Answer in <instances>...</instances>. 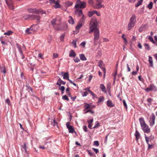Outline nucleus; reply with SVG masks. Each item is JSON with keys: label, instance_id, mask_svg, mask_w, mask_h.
Segmentation results:
<instances>
[{"label": "nucleus", "instance_id": "nucleus-48", "mask_svg": "<svg viewBox=\"0 0 157 157\" xmlns=\"http://www.w3.org/2000/svg\"><path fill=\"white\" fill-rule=\"evenodd\" d=\"M83 129L85 132H87L88 131V129L86 126H84L83 128Z\"/></svg>", "mask_w": 157, "mask_h": 157}, {"label": "nucleus", "instance_id": "nucleus-20", "mask_svg": "<svg viewBox=\"0 0 157 157\" xmlns=\"http://www.w3.org/2000/svg\"><path fill=\"white\" fill-rule=\"evenodd\" d=\"M69 56L70 57H75L76 56V54L73 50H71L69 52Z\"/></svg>", "mask_w": 157, "mask_h": 157}, {"label": "nucleus", "instance_id": "nucleus-24", "mask_svg": "<svg viewBox=\"0 0 157 157\" xmlns=\"http://www.w3.org/2000/svg\"><path fill=\"white\" fill-rule=\"evenodd\" d=\"M100 88L103 92H106L105 87L103 84L100 85Z\"/></svg>", "mask_w": 157, "mask_h": 157}, {"label": "nucleus", "instance_id": "nucleus-40", "mask_svg": "<svg viewBox=\"0 0 157 157\" xmlns=\"http://www.w3.org/2000/svg\"><path fill=\"white\" fill-rule=\"evenodd\" d=\"M148 39L150 40L153 43H155V42L154 40L152 37L151 36H149L148 37Z\"/></svg>", "mask_w": 157, "mask_h": 157}, {"label": "nucleus", "instance_id": "nucleus-59", "mask_svg": "<svg viewBox=\"0 0 157 157\" xmlns=\"http://www.w3.org/2000/svg\"><path fill=\"white\" fill-rule=\"evenodd\" d=\"M58 54L56 53H54L53 54V57L54 58H56L58 57Z\"/></svg>", "mask_w": 157, "mask_h": 157}, {"label": "nucleus", "instance_id": "nucleus-22", "mask_svg": "<svg viewBox=\"0 0 157 157\" xmlns=\"http://www.w3.org/2000/svg\"><path fill=\"white\" fill-rule=\"evenodd\" d=\"M93 121V119H92L89 121H88L87 122L88 123V127L90 129H92V124H91Z\"/></svg>", "mask_w": 157, "mask_h": 157}, {"label": "nucleus", "instance_id": "nucleus-5", "mask_svg": "<svg viewBox=\"0 0 157 157\" xmlns=\"http://www.w3.org/2000/svg\"><path fill=\"white\" fill-rule=\"evenodd\" d=\"M6 2L10 9L11 10L14 9L13 2V0H6Z\"/></svg>", "mask_w": 157, "mask_h": 157}, {"label": "nucleus", "instance_id": "nucleus-35", "mask_svg": "<svg viewBox=\"0 0 157 157\" xmlns=\"http://www.w3.org/2000/svg\"><path fill=\"white\" fill-rule=\"evenodd\" d=\"M13 32L11 31H9L7 32H6L4 33V35H7L8 36H10L13 33Z\"/></svg>", "mask_w": 157, "mask_h": 157}, {"label": "nucleus", "instance_id": "nucleus-23", "mask_svg": "<svg viewBox=\"0 0 157 157\" xmlns=\"http://www.w3.org/2000/svg\"><path fill=\"white\" fill-rule=\"evenodd\" d=\"M85 105L84 106V108L85 109H90L93 108L92 107V106H91L90 105L88 104L85 103Z\"/></svg>", "mask_w": 157, "mask_h": 157}, {"label": "nucleus", "instance_id": "nucleus-13", "mask_svg": "<svg viewBox=\"0 0 157 157\" xmlns=\"http://www.w3.org/2000/svg\"><path fill=\"white\" fill-rule=\"evenodd\" d=\"M29 19L32 20L35 19L37 21H39L40 19V17L37 15H30Z\"/></svg>", "mask_w": 157, "mask_h": 157}, {"label": "nucleus", "instance_id": "nucleus-43", "mask_svg": "<svg viewBox=\"0 0 157 157\" xmlns=\"http://www.w3.org/2000/svg\"><path fill=\"white\" fill-rule=\"evenodd\" d=\"M94 145L97 146H98L99 145V143L98 141H94Z\"/></svg>", "mask_w": 157, "mask_h": 157}, {"label": "nucleus", "instance_id": "nucleus-57", "mask_svg": "<svg viewBox=\"0 0 157 157\" xmlns=\"http://www.w3.org/2000/svg\"><path fill=\"white\" fill-rule=\"evenodd\" d=\"M6 102L7 103L8 105L10 104V101L9 99H7L6 100Z\"/></svg>", "mask_w": 157, "mask_h": 157}, {"label": "nucleus", "instance_id": "nucleus-55", "mask_svg": "<svg viewBox=\"0 0 157 157\" xmlns=\"http://www.w3.org/2000/svg\"><path fill=\"white\" fill-rule=\"evenodd\" d=\"M143 29H144V27H142L141 26L139 28V32H141L143 31Z\"/></svg>", "mask_w": 157, "mask_h": 157}, {"label": "nucleus", "instance_id": "nucleus-44", "mask_svg": "<svg viewBox=\"0 0 157 157\" xmlns=\"http://www.w3.org/2000/svg\"><path fill=\"white\" fill-rule=\"evenodd\" d=\"M152 101V100L151 99H147V101L148 102L147 104L149 105L150 104L151 102V101Z\"/></svg>", "mask_w": 157, "mask_h": 157}, {"label": "nucleus", "instance_id": "nucleus-58", "mask_svg": "<svg viewBox=\"0 0 157 157\" xmlns=\"http://www.w3.org/2000/svg\"><path fill=\"white\" fill-rule=\"evenodd\" d=\"M70 89V88H67L66 90V93L67 94H70V93H69Z\"/></svg>", "mask_w": 157, "mask_h": 157}, {"label": "nucleus", "instance_id": "nucleus-61", "mask_svg": "<svg viewBox=\"0 0 157 157\" xmlns=\"http://www.w3.org/2000/svg\"><path fill=\"white\" fill-rule=\"evenodd\" d=\"M138 47L140 49H142V46L141 45V44L140 43H138Z\"/></svg>", "mask_w": 157, "mask_h": 157}, {"label": "nucleus", "instance_id": "nucleus-10", "mask_svg": "<svg viewBox=\"0 0 157 157\" xmlns=\"http://www.w3.org/2000/svg\"><path fill=\"white\" fill-rule=\"evenodd\" d=\"M155 117L154 114L153 113L150 118L149 123L150 125L151 126H152L155 124Z\"/></svg>", "mask_w": 157, "mask_h": 157}, {"label": "nucleus", "instance_id": "nucleus-31", "mask_svg": "<svg viewBox=\"0 0 157 157\" xmlns=\"http://www.w3.org/2000/svg\"><path fill=\"white\" fill-rule=\"evenodd\" d=\"M94 14V10L89 11L88 13V15L89 17H91Z\"/></svg>", "mask_w": 157, "mask_h": 157}, {"label": "nucleus", "instance_id": "nucleus-41", "mask_svg": "<svg viewBox=\"0 0 157 157\" xmlns=\"http://www.w3.org/2000/svg\"><path fill=\"white\" fill-rule=\"evenodd\" d=\"M17 48L19 50V52L20 53H22V49L20 46H19L17 44Z\"/></svg>", "mask_w": 157, "mask_h": 157}, {"label": "nucleus", "instance_id": "nucleus-33", "mask_svg": "<svg viewBox=\"0 0 157 157\" xmlns=\"http://www.w3.org/2000/svg\"><path fill=\"white\" fill-rule=\"evenodd\" d=\"M69 17L70 18V19L68 20L70 24H74V20L72 18L71 16H69Z\"/></svg>", "mask_w": 157, "mask_h": 157}, {"label": "nucleus", "instance_id": "nucleus-19", "mask_svg": "<svg viewBox=\"0 0 157 157\" xmlns=\"http://www.w3.org/2000/svg\"><path fill=\"white\" fill-rule=\"evenodd\" d=\"M135 136L136 137V141L138 142V139L140 137V134L139 132L137 130L136 131L135 133Z\"/></svg>", "mask_w": 157, "mask_h": 157}, {"label": "nucleus", "instance_id": "nucleus-11", "mask_svg": "<svg viewBox=\"0 0 157 157\" xmlns=\"http://www.w3.org/2000/svg\"><path fill=\"white\" fill-rule=\"evenodd\" d=\"M103 62L101 60H99L98 63V65L102 70L103 71L104 76H105L106 73L105 69L103 67Z\"/></svg>", "mask_w": 157, "mask_h": 157}, {"label": "nucleus", "instance_id": "nucleus-29", "mask_svg": "<svg viewBox=\"0 0 157 157\" xmlns=\"http://www.w3.org/2000/svg\"><path fill=\"white\" fill-rule=\"evenodd\" d=\"M80 59L82 60H86V57L83 54L80 55Z\"/></svg>", "mask_w": 157, "mask_h": 157}, {"label": "nucleus", "instance_id": "nucleus-4", "mask_svg": "<svg viewBox=\"0 0 157 157\" xmlns=\"http://www.w3.org/2000/svg\"><path fill=\"white\" fill-rule=\"evenodd\" d=\"M86 6V3L84 1L81 2L80 0H77L75 6V8H84Z\"/></svg>", "mask_w": 157, "mask_h": 157}, {"label": "nucleus", "instance_id": "nucleus-54", "mask_svg": "<svg viewBox=\"0 0 157 157\" xmlns=\"http://www.w3.org/2000/svg\"><path fill=\"white\" fill-rule=\"evenodd\" d=\"M89 3L91 6H93V0H89Z\"/></svg>", "mask_w": 157, "mask_h": 157}, {"label": "nucleus", "instance_id": "nucleus-50", "mask_svg": "<svg viewBox=\"0 0 157 157\" xmlns=\"http://www.w3.org/2000/svg\"><path fill=\"white\" fill-rule=\"evenodd\" d=\"M72 43L74 45V48H75L76 47V41L73 40L72 42Z\"/></svg>", "mask_w": 157, "mask_h": 157}, {"label": "nucleus", "instance_id": "nucleus-27", "mask_svg": "<svg viewBox=\"0 0 157 157\" xmlns=\"http://www.w3.org/2000/svg\"><path fill=\"white\" fill-rule=\"evenodd\" d=\"M111 83H108L107 85V90L108 91L109 93L110 94V91L111 89Z\"/></svg>", "mask_w": 157, "mask_h": 157}, {"label": "nucleus", "instance_id": "nucleus-17", "mask_svg": "<svg viewBox=\"0 0 157 157\" xmlns=\"http://www.w3.org/2000/svg\"><path fill=\"white\" fill-rule=\"evenodd\" d=\"M107 105L108 107H113L114 106V104L110 100L107 101Z\"/></svg>", "mask_w": 157, "mask_h": 157}, {"label": "nucleus", "instance_id": "nucleus-51", "mask_svg": "<svg viewBox=\"0 0 157 157\" xmlns=\"http://www.w3.org/2000/svg\"><path fill=\"white\" fill-rule=\"evenodd\" d=\"M59 89L63 92L65 88L63 86H61L60 87Z\"/></svg>", "mask_w": 157, "mask_h": 157}, {"label": "nucleus", "instance_id": "nucleus-42", "mask_svg": "<svg viewBox=\"0 0 157 157\" xmlns=\"http://www.w3.org/2000/svg\"><path fill=\"white\" fill-rule=\"evenodd\" d=\"M82 25L80 23L76 27V29L77 30H78L82 26Z\"/></svg>", "mask_w": 157, "mask_h": 157}, {"label": "nucleus", "instance_id": "nucleus-12", "mask_svg": "<svg viewBox=\"0 0 157 157\" xmlns=\"http://www.w3.org/2000/svg\"><path fill=\"white\" fill-rule=\"evenodd\" d=\"M97 3L96 5H94L93 6V7L95 9H99L103 7L104 8V6L103 5L101 4L102 2H97Z\"/></svg>", "mask_w": 157, "mask_h": 157}, {"label": "nucleus", "instance_id": "nucleus-7", "mask_svg": "<svg viewBox=\"0 0 157 157\" xmlns=\"http://www.w3.org/2000/svg\"><path fill=\"white\" fill-rule=\"evenodd\" d=\"M141 127L144 132L149 133L150 132V128L146 124L141 126Z\"/></svg>", "mask_w": 157, "mask_h": 157}, {"label": "nucleus", "instance_id": "nucleus-46", "mask_svg": "<svg viewBox=\"0 0 157 157\" xmlns=\"http://www.w3.org/2000/svg\"><path fill=\"white\" fill-rule=\"evenodd\" d=\"M123 103L124 105V107L127 110V104H126L125 100H123Z\"/></svg>", "mask_w": 157, "mask_h": 157}, {"label": "nucleus", "instance_id": "nucleus-28", "mask_svg": "<svg viewBox=\"0 0 157 157\" xmlns=\"http://www.w3.org/2000/svg\"><path fill=\"white\" fill-rule=\"evenodd\" d=\"M55 4V7L56 8H59L60 7V5L59 4L58 2H55L54 3Z\"/></svg>", "mask_w": 157, "mask_h": 157}, {"label": "nucleus", "instance_id": "nucleus-45", "mask_svg": "<svg viewBox=\"0 0 157 157\" xmlns=\"http://www.w3.org/2000/svg\"><path fill=\"white\" fill-rule=\"evenodd\" d=\"M88 92L91 94V95H92L93 98H94L96 97V94L93 93L91 91L88 90Z\"/></svg>", "mask_w": 157, "mask_h": 157}, {"label": "nucleus", "instance_id": "nucleus-30", "mask_svg": "<svg viewBox=\"0 0 157 157\" xmlns=\"http://www.w3.org/2000/svg\"><path fill=\"white\" fill-rule=\"evenodd\" d=\"M143 0H140L136 4H135V6L136 7H138L140 5L142 4Z\"/></svg>", "mask_w": 157, "mask_h": 157}, {"label": "nucleus", "instance_id": "nucleus-6", "mask_svg": "<svg viewBox=\"0 0 157 157\" xmlns=\"http://www.w3.org/2000/svg\"><path fill=\"white\" fill-rule=\"evenodd\" d=\"M35 26H32L29 28H28L25 30V33L27 34H29L33 33L35 32V30L34 29Z\"/></svg>", "mask_w": 157, "mask_h": 157}, {"label": "nucleus", "instance_id": "nucleus-9", "mask_svg": "<svg viewBox=\"0 0 157 157\" xmlns=\"http://www.w3.org/2000/svg\"><path fill=\"white\" fill-rule=\"evenodd\" d=\"M152 90L154 91H156L157 90V89L156 87L153 84H151L148 87L145 89V90L147 92H148L149 91Z\"/></svg>", "mask_w": 157, "mask_h": 157}, {"label": "nucleus", "instance_id": "nucleus-63", "mask_svg": "<svg viewBox=\"0 0 157 157\" xmlns=\"http://www.w3.org/2000/svg\"><path fill=\"white\" fill-rule=\"evenodd\" d=\"M64 37V35H62L60 36V40L61 41H63V38Z\"/></svg>", "mask_w": 157, "mask_h": 157}, {"label": "nucleus", "instance_id": "nucleus-60", "mask_svg": "<svg viewBox=\"0 0 157 157\" xmlns=\"http://www.w3.org/2000/svg\"><path fill=\"white\" fill-rule=\"evenodd\" d=\"M85 44L86 42H83L80 44V45L84 48L85 46Z\"/></svg>", "mask_w": 157, "mask_h": 157}, {"label": "nucleus", "instance_id": "nucleus-62", "mask_svg": "<svg viewBox=\"0 0 157 157\" xmlns=\"http://www.w3.org/2000/svg\"><path fill=\"white\" fill-rule=\"evenodd\" d=\"M38 57L41 59H43V58L42 56V55L41 53H40L38 55Z\"/></svg>", "mask_w": 157, "mask_h": 157}, {"label": "nucleus", "instance_id": "nucleus-14", "mask_svg": "<svg viewBox=\"0 0 157 157\" xmlns=\"http://www.w3.org/2000/svg\"><path fill=\"white\" fill-rule=\"evenodd\" d=\"M76 10L75 11V13L78 16H84L82 13V10L81 9H80L79 8H75Z\"/></svg>", "mask_w": 157, "mask_h": 157}, {"label": "nucleus", "instance_id": "nucleus-34", "mask_svg": "<svg viewBox=\"0 0 157 157\" xmlns=\"http://www.w3.org/2000/svg\"><path fill=\"white\" fill-rule=\"evenodd\" d=\"M153 5V3L152 2H150L149 4L147 5V8L149 9H151L152 8Z\"/></svg>", "mask_w": 157, "mask_h": 157}, {"label": "nucleus", "instance_id": "nucleus-16", "mask_svg": "<svg viewBox=\"0 0 157 157\" xmlns=\"http://www.w3.org/2000/svg\"><path fill=\"white\" fill-rule=\"evenodd\" d=\"M66 83V82L63 81L60 78H59L56 83V84L59 86H60L62 84L63 85H65Z\"/></svg>", "mask_w": 157, "mask_h": 157}, {"label": "nucleus", "instance_id": "nucleus-15", "mask_svg": "<svg viewBox=\"0 0 157 157\" xmlns=\"http://www.w3.org/2000/svg\"><path fill=\"white\" fill-rule=\"evenodd\" d=\"M29 13H38V11L35 9L29 8L28 9Z\"/></svg>", "mask_w": 157, "mask_h": 157}, {"label": "nucleus", "instance_id": "nucleus-32", "mask_svg": "<svg viewBox=\"0 0 157 157\" xmlns=\"http://www.w3.org/2000/svg\"><path fill=\"white\" fill-rule=\"evenodd\" d=\"M22 148L24 149L25 152L27 153V147L26 143H24L23 145L22 146Z\"/></svg>", "mask_w": 157, "mask_h": 157}, {"label": "nucleus", "instance_id": "nucleus-1", "mask_svg": "<svg viewBox=\"0 0 157 157\" xmlns=\"http://www.w3.org/2000/svg\"><path fill=\"white\" fill-rule=\"evenodd\" d=\"M98 23L97 19L94 17H93L91 19L89 25L90 29L89 33H90L94 31V45H97V41L99 38V32L97 28Z\"/></svg>", "mask_w": 157, "mask_h": 157}, {"label": "nucleus", "instance_id": "nucleus-56", "mask_svg": "<svg viewBox=\"0 0 157 157\" xmlns=\"http://www.w3.org/2000/svg\"><path fill=\"white\" fill-rule=\"evenodd\" d=\"M89 112H90L91 113H94V111L93 110H91V109L86 111L85 113H86Z\"/></svg>", "mask_w": 157, "mask_h": 157}, {"label": "nucleus", "instance_id": "nucleus-36", "mask_svg": "<svg viewBox=\"0 0 157 157\" xmlns=\"http://www.w3.org/2000/svg\"><path fill=\"white\" fill-rule=\"evenodd\" d=\"M30 14H25L23 16L25 20H27L29 19Z\"/></svg>", "mask_w": 157, "mask_h": 157}, {"label": "nucleus", "instance_id": "nucleus-47", "mask_svg": "<svg viewBox=\"0 0 157 157\" xmlns=\"http://www.w3.org/2000/svg\"><path fill=\"white\" fill-rule=\"evenodd\" d=\"M88 92H88V90L87 91H86L85 92H84L83 93V94H82L83 96H86L88 94Z\"/></svg>", "mask_w": 157, "mask_h": 157}, {"label": "nucleus", "instance_id": "nucleus-37", "mask_svg": "<svg viewBox=\"0 0 157 157\" xmlns=\"http://www.w3.org/2000/svg\"><path fill=\"white\" fill-rule=\"evenodd\" d=\"M57 124L58 123L55 121V120H53V121L52 122L51 124L53 126H58Z\"/></svg>", "mask_w": 157, "mask_h": 157}, {"label": "nucleus", "instance_id": "nucleus-8", "mask_svg": "<svg viewBox=\"0 0 157 157\" xmlns=\"http://www.w3.org/2000/svg\"><path fill=\"white\" fill-rule=\"evenodd\" d=\"M70 123L69 122L67 123L66 124L67 128H68L70 133H73L75 131L73 127L70 125Z\"/></svg>", "mask_w": 157, "mask_h": 157}, {"label": "nucleus", "instance_id": "nucleus-26", "mask_svg": "<svg viewBox=\"0 0 157 157\" xmlns=\"http://www.w3.org/2000/svg\"><path fill=\"white\" fill-rule=\"evenodd\" d=\"M149 59L148 61L149 63V64L150 65V66L151 67H153V61L152 59V58L151 56H149L148 57Z\"/></svg>", "mask_w": 157, "mask_h": 157}, {"label": "nucleus", "instance_id": "nucleus-21", "mask_svg": "<svg viewBox=\"0 0 157 157\" xmlns=\"http://www.w3.org/2000/svg\"><path fill=\"white\" fill-rule=\"evenodd\" d=\"M139 121L140 123L141 126L144 125L146 124L145 123L144 119L143 118H140Z\"/></svg>", "mask_w": 157, "mask_h": 157}, {"label": "nucleus", "instance_id": "nucleus-52", "mask_svg": "<svg viewBox=\"0 0 157 157\" xmlns=\"http://www.w3.org/2000/svg\"><path fill=\"white\" fill-rule=\"evenodd\" d=\"M92 149L94 150V151H95V153L96 154H97L99 152V151L98 149H97L93 148H92Z\"/></svg>", "mask_w": 157, "mask_h": 157}, {"label": "nucleus", "instance_id": "nucleus-2", "mask_svg": "<svg viewBox=\"0 0 157 157\" xmlns=\"http://www.w3.org/2000/svg\"><path fill=\"white\" fill-rule=\"evenodd\" d=\"M61 22V18L58 16L56 17L51 21V24L53 28L57 30H63L60 27V23Z\"/></svg>", "mask_w": 157, "mask_h": 157}, {"label": "nucleus", "instance_id": "nucleus-39", "mask_svg": "<svg viewBox=\"0 0 157 157\" xmlns=\"http://www.w3.org/2000/svg\"><path fill=\"white\" fill-rule=\"evenodd\" d=\"M84 16H82V18L80 19L79 21V23L80 24H82V25L83 24V22L84 21Z\"/></svg>", "mask_w": 157, "mask_h": 157}, {"label": "nucleus", "instance_id": "nucleus-53", "mask_svg": "<svg viewBox=\"0 0 157 157\" xmlns=\"http://www.w3.org/2000/svg\"><path fill=\"white\" fill-rule=\"evenodd\" d=\"M104 101V99H99V100L98 101V104L99 105L100 102H102Z\"/></svg>", "mask_w": 157, "mask_h": 157}, {"label": "nucleus", "instance_id": "nucleus-25", "mask_svg": "<svg viewBox=\"0 0 157 157\" xmlns=\"http://www.w3.org/2000/svg\"><path fill=\"white\" fill-rule=\"evenodd\" d=\"M0 67L1 72L2 73H3L4 74H6V71L5 67L4 66H0Z\"/></svg>", "mask_w": 157, "mask_h": 157}, {"label": "nucleus", "instance_id": "nucleus-18", "mask_svg": "<svg viewBox=\"0 0 157 157\" xmlns=\"http://www.w3.org/2000/svg\"><path fill=\"white\" fill-rule=\"evenodd\" d=\"M61 75L63 76V78L68 79L69 78V75L68 73H64L63 72H61Z\"/></svg>", "mask_w": 157, "mask_h": 157}, {"label": "nucleus", "instance_id": "nucleus-64", "mask_svg": "<svg viewBox=\"0 0 157 157\" xmlns=\"http://www.w3.org/2000/svg\"><path fill=\"white\" fill-rule=\"evenodd\" d=\"M96 14L98 16H100V14L98 13L97 11L94 10V14Z\"/></svg>", "mask_w": 157, "mask_h": 157}, {"label": "nucleus", "instance_id": "nucleus-38", "mask_svg": "<svg viewBox=\"0 0 157 157\" xmlns=\"http://www.w3.org/2000/svg\"><path fill=\"white\" fill-rule=\"evenodd\" d=\"M100 126L99 123L98 121L96 122V124L94 127L93 128H98Z\"/></svg>", "mask_w": 157, "mask_h": 157}, {"label": "nucleus", "instance_id": "nucleus-3", "mask_svg": "<svg viewBox=\"0 0 157 157\" xmlns=\"http://www.w3.org/2000/svg\"><path fill=\"white\" fill-rule=\"evenodd\" d=\"M136 22V17L134 14H133L130 18L128 23L127 29L128 30H130L135 26Z\"/></svg>", "mask_w": 157, "mask_h": 157}, {"label": "nucleus", "instance_id": "nucleus-49", "mask_svg": "<svg viewBox=\"0 0 157 157\" xmlns=\"http://www.w3.org/2000/svg\"><path fill=\"white\" fill-rule=\"evenodd\" d=\"M74 60L76 63H78L80 61L79 59L78 58H76Z\"/></svg>", "mask_w": 157, "mask_h": 157}]
</instances>
